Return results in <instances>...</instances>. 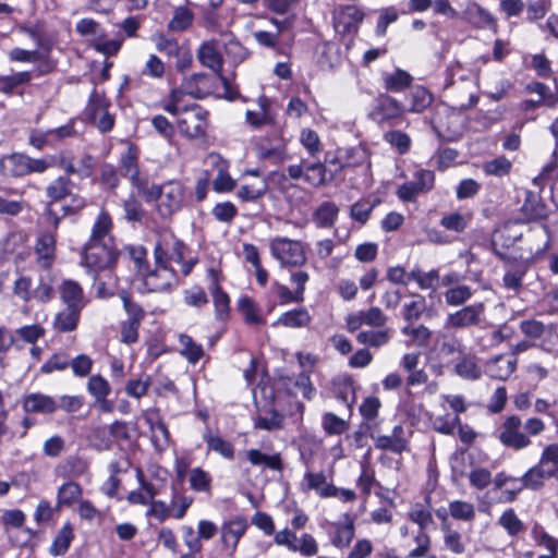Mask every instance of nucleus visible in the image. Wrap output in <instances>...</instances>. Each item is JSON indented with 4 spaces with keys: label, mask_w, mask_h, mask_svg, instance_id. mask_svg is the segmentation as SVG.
Returning <instances> with one entry per match:
<instances>
[{
    "label": "nucleus",
    "mask_w": 558,
    "mask_h": 558,
    "mask_svg": "<svg viewBox=\"0 0 558 558\" xmlns=\"http://www.w3.org/2000/svg\"><path fill=\"white\" fill-rule=\"evenodd\" d=\"M0 170L4 175L23 177L28 174V156L12 154L0 160Z\"/></svg>",
    "instance_id": "393cba45"
},
{
    "label": "nucleus",
    "mask_w": 558,
    "mask_h": 558,
    "mask_svg": "<svg viewBox=\"0 0 558 558\" xmlns=\"http://www.w3.org/2000/svg\"><path fill=\"white\" fill-rule=\"evenodd\" d=\"M143 277L145 291L147 292H162L171 288L175 281V274L167 266L157 267L154 270H147Z\"/></svg>",
    "instance_id": "f8f14e48"
},
{
    "label": "nucleus",
    "mask_w": 558,
    "mask_h": 558,
    "mask_svg": "<svg viewBox=\"0 0 558 558\" xmlns=\"http://www.w3.org/2000/svg\"><path fill=\"white\" fill-rule=\"evenodd\" d=\"M384 138L391 146L396 147L400 154H405L410 149L411 138L404 132L399 130L389 131L385 133Z\"/></svg>",
    "instance_id": "680f3d73"
},
{
    "label": "nucleus",
    "mask_w": 558,
    "mask_h": 558,
    "mask_svg": "<svg viewBox=\"0 0 558 558\" xmlns=\"http://www.w3.org/2000/svg\"><path fill=\"white\" fill-rule=\"evenodd\" d=\"M37 264L45 269H49L56 259V236L50 232L41 233L35 245Z\"/></svg>",
    "instance_id": "dca6fc26"
},
{
    "label": "nucleus",
    "mask_w": 558,
    "mask_h": 558,
    "mask_svg": "<svg viewBox=\"0 0 558 558\" xmlns=\"http://www.w3.org/2000/svg\"><path fill=\"white\" fill-rule=\"evenodd\" d=\"M522 422L517 415L508 416L501 425L499 433L500 442L508 448L521 450L531 445L530 437L521 432Z\"/></svg>",
    "instance_id": "39448f33"
},
{
    "label": "nucleus",
    "mask_w": 558,
    "mask_h": 558,
    "mask_svg": "<svg viewBox=\"0 0 558 558\" xmlns=\"http://www.w3.org/2000/svg\"><path fill=\"white\" fill-rule=\"evenodd\" d=\"M300 142L310 156L315 157L323 150V144L318 134L311 129H303L300 135Z\"/></svg>",
    "instance_id": "864d4df0"
},
{
    "label": "nucleus",
    "mask_w": 558,
    "mask_h": 558,
    "mask_svg": "<svg viewBox=\"0 0 558 558\" xmlns=\"http://www.w3.org/2000/svg\"><path fill=\"white\" fill-rule=\"evenodd\" d=\"M194 15L186 7H179L174 10L172 19L168 23V28L172 32H183L192 25Z\"/></svg>",
    "instance_id": "37998d69"
},
{
    "label": "nucleus",
    "mask_w": 558,
    "mask_h": 558,
    "mask_svg": "<svg viewBox=\"0 0 558 558\" xmlns=\"http://www.w3.org/2000/svg\"><path fill=\"white\" fill-rule=\"evenodd\" d=\"M344 521L333 524V534L330 538L331 544L340 549L347 548L355 535L354 519L350 514L343 515Z\"/></svg>",
    "instance_id": "412c9836"
},
{
    "label": "nucleus",
    "mask_w": 558,
    "mask_h": 558,
    "mask_svg": "<svg viewBox=\"0 0 558 558\" xmlns=\"http://www.w3.org/2000/svg\"><path fill=\"white\" fill-rule=\"evenodd\" d=\"M58 290L61 300L66 304V306L75 305L80 310L84 307L83 290L76 281L63 280Z\"/></svg>",
    "instance_id": "cd10ccee"
},
{
    "label": "nucleus",
    "mask_w": 558,
    "mask_h": 558,
    "mask_svg": "<svg viewBox=\"0 0 558 558\" xmlns=\"http://www.w3.org/2000/svg\"><path fill=\"white\" fill-rule=\"evenodd\" d=\"M456 373L468 380H476L481 377L482 371L472 355H465L456 364Z\"/></svg>",
    "instance_id": "a19ab883"
},
{
    "label": "nucleus",
    "mask_w": 558,
    "mask_h": 558,
    "mask_svg": "<svg viewBox=\"0 0 558 558\" xmlns=\"http://www.w3.org/2000/svg\"><path fill=\"white\" fill-rule=\"evenodd\" d=\"M339 213L338 206L329 201L323 202L313 214V221L319 228L333 226Z\"/></svg>",
    "instance_id": "473e14b6"
},
{
    "label": "nucleus",
    "mask_w": 558,
    "mask_h": 558,
    "mask_svg": "<svg viewBox=\"0 0 558 558\" xmlns=\"http://www.w3.org/2000/svg\"><path fill=\"white\" fill-rule=\"evenodd\" d=\"M121 169L125 178L130 179L132 184L137 183L141 179L138 173L137 160L134 151L129 148L121 158Z\"/></svg>",
    "instance_id": "6e6d98bb"
},
{
    "label": "nucleus",
    "mask_w": 558,
    "mask_h": 558,
    "mask_svg": "<svg viewBox=\"0 0 558 558\" xmlns=\"http://www.w3.org/2000/svg\"><path fill=\"white\" fill-rule=\"evenodd\" d=\"M403 108L397 99L388 95H381L378 98L374 114L379 117V122H384L401 116Z\"/></svg>",
    "instance_id": "c85d7f7f"
},
{
    "label": "nucleus",
    "mask_w": 558,
    "mask_h": 558,
    "mask_svg": "<svg viewBox=\"0 0 558 558\" xmlns=\"http://www.w3.org/2000/svg\"><path fill=\"white\" fill-rule=\"evenodd\" d=\"M247 460L253 465L264 464L270 470L281 472L283 469L282 460L280 453H275L272 456L265 454L257 449H251L246 453Z\"/></svg>",
    "instance_id": "c9c22d12"
},
{
    "label": "nucleus",
    "mask_w": 558,
    "mask_h": 558,
    "mask_svg": "<svg viewBox=\"0 0 558 558\" xmlns=\"http://www.w3.org/2000/svg\"><path fill=\"white\" fill-rule=\"evenodd\" d=\"M558 180V166L556 160H550L546 163L541 173L533 179V184L538 187H544L546 184L554 183Z\"/></svg>",
    "instance_id": "e2e57ef3"
},
{
    "label": "nucleus",
    "mask_w": 558,
    "mask_h": 558,
    "mask_svg": "<svg viewBox=\"0 0 558 558\" xmlns=\"http://www.w3.org/2000/svg\"><path fill=\"white\" fill-rule=\"evenodd\" d=\"M23 409L29 413L52 414L57 411L56 399L43 393H29L23 400Z\"/></svg>",
    "instance_id": "4be33fe9"
},
{
    "label": "nucleus",
    "mask_w": 558,
    "mask_h": 558,
    "mask_svg": "<svg viewBox=\"0 0 558 558\" xmlns=\"http://www.w3.org/2000/svg\"><path fill=\"white\" fill-rule=\"evenodd\" d=\"M118 256L119 253L111 243H85L82 265L97 280L100 271L109 270L116 265Z\"/></svg>",
    "instance_id": "f03ea898"
},
{
    "label": "nucleus",
    "mask_w": 558,
    "mask_h": 558,
    "mask_svg": "<svg viewBox=\"0 0 558 558\" xmlns=\"http://www.w3.org/2000/svg\"><path fill=\"white\" fill-rule=\"evenodd\" d=\"M267 191V184L264 181L257 184L242 185L238 191V196L243 202H253L262 197Z\"/></svg>",
    "instance_id": "0e129e2a"
},
{
    "label": "nucleus",
    "mask_w": 558,
    "mask_h": 558,
    "mask_svg": "<svg viewBox=\"0 0 558 558\" xmlns=\"http://www.w3.org/2000/svg\"><path fill=\"white\" fill-rule=\"evenodd\" d=\"M426 310L425 298L421 294H414L412 301L405 303L402 308L403 318L413 324L418 320Z\"/></svg>",
    "instance_id": "79ce46f5"
},
{
    "label": "nucleus",
    "mask_w": 558,
    "mask_h": 558,
    "mask_svg": "<svg viewBox=\"0 0 558 558\" xmlns=\"http://www.w3.org/2000/svg\"><path fill=\"white\" fill-rule=\"evenodd\" d=\"M208 277L211 279L209 290L213 294L216 315L219 319H225L229 312L230 299L219 286L218 272L214 268L208 269Z\"/></svg>",
    "instance_id": "5701e85b"
},
{
    "label": "nucleus",
    "mask_w": 558,
    "mask_h": 558,
    "mask_svg": "<svg viewBox=\"0 0 558 558\" xmlns=\"http://www.w3.org/2000/svg\"><path fill=\"white\" fill-rule=\"evenodd\" d=\"M323 426L326 433L329 435H340L344 433L349 427L344 420L340 418L333 413L324 414Z\"/></svg>",
    "instance_id": "338daca9"
},
{
    "label": "nucleus",
    "mask_w": 558,
    "mask_h": 558,
    "mask_svg": "<svg viewBox=\"0 0 558 558\" xmlns=\"http://www.w3.org/2000/svg\"><path fill=\"white\" fill-rule=\"evenodd\" d=\"M184 92L194 98H204L211 94L214 80L205 73H194L182 83Z\"/></svg>",
    "instance_id": "f3484780"
},
{
    "label": "nucleus",
    "mask_w": 558,
    "mask_h": 558,
    "mask_svg": "<svg viewBox=\"0 0 558 558\" xmlns=\"http://www.w3.org/2000/svg\"><path fill=\"white\" fill-rule=\"evenodd\" d=\"M198 62L211 70L228 90L229 81L222 75L223 58L217 49V40L210 39L201 44L196 53Z\"/></svg>",
    "instance_id": "1a4fd4ad"
},
{
    "label": "nucleus",
    "mask_w": 558,
    "mask_h": 558,
    "mask_svg": "<svg viewBox=\"0 0 558 558\" xmlns=\"http://www.w3.org/2000/svg\"><path fill=\"white\" fill-rule=\"evenodd\" d=\"M435 174L430 170H418L414 173V180L405 182L397 190V196L403 202H412L422 193H427L434 187Z\"/></svg>",
    "instance_id": "423d86ee"
},
{
    "label": "nucleus",
    "mask_w": 558,
    "mask_h": 558,
    "mask_svg": "<svg viewBox=\"0 0 558 558\" xmlns=\"http://www.w3.org/2000/svg\"><path fill=\"white\" fill-rule=\"evenodd\" d=\"M512 168V162L505 156H498L483 163V171L487 175L504 177L507 175Z\"/></svg>",
    "instance_id": "a18cd8bd"
},
{
    "label": "nucleus",
    "mask_w": 558,
    "mask_h": 558,
    "mask_svg": "<svg viewBox=\"0 0 558 558\" xmlns=\"http://www.w3.org/2000/svg\"><path fill=\"white\" fill-rule=\"evenodd\" d=\"M185 199L184 187L179 181H169L162 185V194L158 204L161 217H170L180 210Z\"/></svg>",
    "instance_id": "0eeeda50"
},
{
    "label": "nucleus",
    "mask_w": 558,
    "mask_h": 558,
    "mask_svg": "<svg viewBox=\"0 0 558 558\" xmlns=\"http://www.w3.org/2000/svg\"><path fill=\"white\" fill-rule=\"evenodd\" d=\"M392 337V329L391 328H385V329H369V330H362L356 335V340L359 343L363 345H368L371 348H380L385 344H387Z\"/></svg>",
    "instance_id": "c756f323"
},
{
    "label": "nucleus",
    "mask_w": 558,
    "mask_h": 558,
    "mask_svg": "<svg viewBox=\"0 0 558 558\" xmlns=\"http://www.w3.org/2000/svg\"><path fill=\"white\" fill-rule=\"evenodd\" d=\"M336 169H327V165L320 161L305 163L304 181L313 187L328 185L335 180Z\"/></svg>",
    "instance_id": "a211bd4d"
},
{
    "label": "nucleus",
    "mask_w": 558,
    "mask_h": 558,
    "mask_svg": "<svg viewBox=\"0 0 558 558\" xmlns=\"http://www.w3.org/2000/svg\"><path fill=\"white\" fill-rule=\"evenodd\" d=\"M484 312L485 306L483 303L464 306L446 317L445 327L447 329H463L477 326L483 320Z\"/></svg>",
    "instance_id": "6e6552de"
},
{
    "label": "nucleus",
    "mask_w": 558,
    "mask_h": 558,
    "mask_svg": "<svg viewBox=\"0 0 558 558\" xmlns=\"http://www.w3.org/2000/svg\"><path fill=\"white\" fill-rule=\"evenodd\" d=\"M203 438L209 450L219 453L226 459H233L234 448L231 442L225 440L219 435H213L209 429L205 432Z\"/></svg>",
    "instance_id": "e433bc0d"
},
{
    "label": "nucleus",
    "mask_w": 558,
    "mask_h": 558,
    "mask_svg": "<svg viewBox=\"0 0 558 558\" xmlns=\"http://www.w3.org/2000/svg\"><path fill=\"white\" fill-rule=\"evenodd\" d=\"M401 332L411 337L413 344L417 347H425L432 338V331L424 325L412 326L409 324L402 327Z\"/></svg>",
    "instance_id": "09e8293b"
},
{
    "label": "nucleus",
    "mask_w": 558,
    "mask_h": 558,
    "mask_svg": "<svg viewBox=\"0 0 558 558\" xmlns=\"http://www.w3.org/2000/svg\"><path fill=\"white\" fill-rule=\"evenodd\" d=\"M213 216L220 222L231 223L238 215V209L230 202L218 203L214 206Z\"/></svg>",
    "instance_id": "69168bd1"
},
{
    "label": "nucleus",
    "mask_w": 558,
    "mask_h": 558,
    "mask_svg": "<svg viewBox=\"0 0 558 558\" xmlns=\"http://www.w3.org/2000/svg\"><path fill=\"white\" fill-rule=\"evenodd\" d=\"M449 513L453 519L472 521L475 518V509L471 502L454 500L449 504Z\"/></svg>",
    "instance_id": "5fc2aeb1"
},
{
    "label": "nucleus",
    "mask_w": 558,
    "mask_h": 558,
    "mask_svg": "<svg viewBox=\"0 0 558 558\" xmlns=\"http://www.w3.org/2000/svg\"><path fill=\"white\" fill-rule=\"evenodd\" d=\"M553 476L548 474V470L537 463L518 478V482L521 483V485L518 486V490H522L523 488L538 490L544 486L545 480Z\"/></svg>",
    "instance_id": "b1692460"
},
{
    "label": "nucleus",
    "mask_w": 558,
    "mask_h": 558,
    "mask_svg": "<svg viewBox=\"0 0 558 558\" xmlns=\"http://www.w3.org/2000/svg\"><path fill=\"white\" fill-rule=\"evenodd\" d=\"M239 310L244 316V322L248 325H260L265 320L259 316L255 303L247 296H242L239 300Z\"/></svg>",
    "instance_id": "3c124183"
},
{
    "label": "nucleus",
    "mask_w": 558,
    "mask_h": 558,
    "mask_svg": "<svg viewBox=\"0 0 558 558\" xmlns=\"http://www.w3.org/2000/svg\"><path fill=\"white\" fill-rule=\"evenodd\" d=\"M113 222L111 216L105 209H101L97 215L95 222L92 227L89 240L86 243H111V231Z\"/></svg>",
    "instance_id": "6ab92c4d"
},
{
    "label": "nucleus",
    "mask_w": 558,
    "mask_h": 558,
    "mask_svg": "<svg viewBox=\"0 0 558 558\" xmlns=\"http://www.w3.org/2000/svg\"><path fill=\"white\" fill-rule=\"evenodd\" d=\"M498 523L510 536H515L525 530L524 523L518 518L513 509H507L498 519Z\"/></svg>",
    "instance_id": "de8ad7c7"
},
{
    "label": "nucleus",
    "mask_w": 558,
    "mask_h": 558,
    "mask_svg": "<svg viewBox=\"0 0 558 558\" xmlns=\"http://www.w3.org/2000/svg\"><path fill=\"white\" fill-rule=\"evenodd\" d=\"M15 340H23L26 343L34 344L38 339L45 336V328L38 324L26 325L15 330Z\"/></svg>",
    "instance_id": "bf43d9fd"
},
{
    "label": "nucleus",
    "mask_w": 558,
    "mask_h": 558,
    "mask_svg": "<svg viewBox=\"0 0 558 558\" xmlns=\"http://www.w3.org/2000/svg\"><path fill=\"white\" fill-rule=\"evenodd\" d=\"M525 241L527 244L529 256L525 258L534 260L542 256L549 246L550 234L546 225L536 223L529 228Z\"/></svg>",
    "instance_id": "9d476101"
},
{
    "label": "nucleus",
    "mask_w": 558,
    "mask_h": 558,
    "mask_svg": "<svg viewBox=\"0 0 558 558\" xmlns=\"http://www.w3.org/2000/svg\"><path fill=\"white\" fill-rule=\"evenodd\" d=\"M409 278H412V280H414L418 287L424 290H436L437 283L440 279L438 270L433 269L428 272H424L420 268L413 269L409 274Z\"/></svg>",
    "instance_id": "49530a36"
},
{
    "label": "nucleus",
    "mask_w": 558,
    "mask_h": 558,
    "mask_svg": "<svg viewBox=\"0 0 558 558\" xmlns=\"http://www.w3.org/2000/svg\"><path fill=\"white\" fill-rule=\"evenodd\" d=\"M73 538L74 533L72 525L70 523L64 524L53 538V542L49 548L50 555L54 557L64 555L68 551Z\"/></svg>",
    "instance_id": "72a5a7b5"
},
{
    "label": "nucleus",
    "mask_w": 558,
    "mask_h": 558,
    "mask_svg": "<svg viewBox=\"0 0 558 558\" xmlns=\"http://www.w3.org/2000/svg\"><path fill=\"white\" fill-rule=\"evenodd\" d=\"M384 83L388 92L399 93L411 85L412 76L408 72L398 69L393 73L385 74Z\"/></svg>",
    "instance_id": "58836bf2"
},
{
    "label": "nucleus",
    "mask_w": 558,
    "mask_h": 558,
    "mask_svg": "<svg viewBox=\"0 0 558 558\" xmlns=\"http://www.w3.org/2000/svg\"><path fill=\"white\" fill-rule=\"evenodd\" d=\"M277 113L272 110L271 100L265 96L258 98L257 110H246L245 121L254 128L260 129L265 125H274L276 123Z\"/></svg>",
    "instance_id": "2eb2a0df"
},
{
    "label": "nucleus",
    "mask_w": 558,
    "mask_h": 558,
    "mask_svg": "<svg viewBox=\"0 0 558 558\" xmlns=\"http://www.w3.org/2000/svg\"><path fill=\"white\" fill-rule=\"evenodd\" d=\"M247 520L242 515H238L232 520L223 522L220 527L221 542L223 546L232 553L235 551L241 537L247 530Z\"/></svg>",
    "instance_id": "4468645a"
},
{
    "label": "nucleus",
    "mask_w": 558,
    "mask_h": 558,
    "mask_svg": "<svg viewBox=\"0 0 558 558\" xmlns=\"http://www.w3.org/2000/svg\"><path fill=\"white\" fill-rule=\"evenodd\" d=\"M87 391L96 399L108 397L111 387L106 378L100 375H93L87 383Z\"/></svg>",
    "instance_id": "052dcab7"
},
{
    "label": "nucleus",
    "mask_w": 558,
    "mask_h": 558,
    "mask_svg": "<svg viewBox=\"0 0 558 558\" xmlns=\"http://www.w3.org/2000/svg\"><path fill=\"white\" fill-rule=\"evenodd\" d=\"M363 16L362 11L355 5L341 7L333 16L335 31L343 36L356 33Z\"/></svg>",
    "instance_id": "9b49d317"
},
{
    "label": "nucleus",
    "mask_w": 558,
    "mask_h": 558,
    "mask_svg": "<svg viewBox=\"0 0 558 558\" xmlns=\"http://www.w3.org/2000/svg\"><path fill=\"white\" fill-rule=\"evenodd\" d=\"M538 463L544 468L551 464V468L547 469L548 474L553 476V478L558 480V444H549L545 446Z\"/></svg>",
    "instance_id": "8fccbe9b"
},
{
    "label": "nucleus",
    "mask_w": 558,
    "mask_h": 558,
    "mask_svg": "<svg viewBox=\"0 0 558 558\" xmlns=\"http://www.w3.org/2000/svg\"><path fill=\"white\" fill-rule=\"evenodd\" d=\"M82 496V488L77 483L66 482L62 484L57 494L56 510L59 511L62 507H69L77 501Z\"/></svg>",
    "instance_id": "f704fd0d"
},
{
    "label": "nucleus",
    "mask_w": 558,
    "mask_h": 558,
    "mask_svg": "<svg viewBox=\"0 0 558 558\" xmlns=\"http://www.w3.org/2000/svg\"><path fill=\"white\" fill-rule=\"evenodd\" d=\"M304 482L306 483L307 489L315 490L322 498H329L331 496H336L338 493V487L327 483L326 475L323 472H306L304 475Z\"/></svg>",
    "instance_id": "a878e982"
},
{
    "label": "nucleus",
    "mask_w": 558,
    "mask_h": 558,
    "mask_svg": "<svg viewBox=\"0 0 558 558\" xmlns=\"http://www.w3.org/2000/svg\"><path fill=\"white\" fill-rule=\"evenodd\" d=\"M441 530L444 531V543L446 548L456 555L464 553L465 546L462 543L461 534L451 530L448 524H442Z\"/></svg>",
    "instance_id": "4d7b16f0"
},
{
    "label": "nucleus",
    "mask_w": 558,
    "mask_h": 558,
    "mask_svg": "<svg viewBox=\"0 0 558 558\" xmlns=\"http://www.w3.org/2000/svg\"><path fill=\"white\" fill-rule=\"evenodd\" d=\"M517 359L506 355H497L486 364V374L495 379L506 380L514 372Z\"/></svg>",
    "instance_id": "aec40b11"
},
{
    "label": "nucleus",
    "mask_w": 558,
    "mask_h": 558,
    "mask_svg": "<svg viewBox=\"0 0 558 558\" xmlns=\"http://www.w3.org/2000/svg\"><path fill=\"white\" fill-rule=\"evenodd\" d=\"M124 250L128 253L130 259L133 260L136 271L140 275H145L149 267L146 260V248L142 245H128Z\"/></svg>",
    "instance_id": "603ef678"
},
{
    "label": "nucleus",
    "mask_w": 558,
    "mask_h": 558,
    "mask_svg": "<svg viewBox=\"0 0 558 558\" xmlns=\"http://www.w3.org/2000/svg\"><path fill=\"white\" fill-rule=\"evenodd\" d=\"M269 250L282 267H301L307 260L302 242L286 236L272 238Z\"/></svg>",
    "instance_id": "7ed1b4c3"
},
{
    "label": "nucleus",
    "mask_w": 558,
    "mask_h": 558,
    "mask_svg": "<svg viewBox=\"0 0 558 558\" xmlns=\"http://www.w3.org/2000/svg\"><path fill=\"white\" fill-rule=\"evenodd\" d=\"M74 183L68 175H61L50 182L46 187V195L51 202H59L66 196H72L73 207L82 208L85 206V201L77 195L72 194Z\"/></svg>",
    "instance_id": "ddd939ff"
},
{
    "label": "nucleus",
    "mask_w": 558,
    "mask_h": 558,
    "mask_svg": "<svg viewBox=\"0 0 558 558\" xmlns=\"http://www.w3.org/2000/svg\"><path fill=\"white\" fill-rule=\"evenodd\" d=\"M312 317L305 307L294 308L283 313L274 324L289 328H302L310 325Z\"/></svg>",
    "instance_id": "2f4dec72"
},
{
    "label": "nucleus",
    "mask_w": 558,
    "mask_h": 558,
    "mask_svg": "<svg viewBox=\"0 0 558 558\" xmlns=\"http://www.w3.org/2000/svg\"><path fill=\"white\" fill-rule=\"evenodd\" d=\"M31 78L29 72H17L12 75L0 76V92L11 94L15 87L28 83Z\"/></svg>",
    "instance_id": "13d9d810"
},
{
    "label": "nucleus",
    "mask_w": 558,
    "mask_h": 558,
    "mask_svg": "<svg viewBox=\"0 0 558 558\" xmlns=\"http://www.w3.org/2000/svg\"><path fill=\"white\" fill-rule=\"evenodd\" d=\"M179 353L186 359L190 364H196L204 355V349L201 343H197L191 336L181 333L179 335Z\"/></svg>",
    "instance_id": "7c9ffc66"
},
{
    "label": "nucleus",
    "mask_w": 558,
    "mask_h": 558,
    "mask_svg": "<svg viewBox=\"0 0 558 558\" xmlns=\"http://www.w3.org/2000/svg\"><path fill=\"white\" fill-rule=\"evenodd\" d=\"M108 106L106 97L95 89L85 108L86 118L102 133L109 132L114 124L113 117L108 112Z\"/></svg>",
    "instance_id": "20e7f679"
},
{
    "label": "nucleus",
    "mask_w": 558,
    "mask_h": 558,
    "mask_svg": "<svg viewBox=\"0 0 558 558\" xmlns=\"http://www.w3.org/2000/svg\"><path fill=\"white\" fill-rule=\"evenodd\" d=\"M211 477L206 471L195 468L190 472V484L194 490L208 492L210 489Z\"/></svg>",
    "instance_id": "774afa93"
},
{
    "label": "nucleus",
    "mask_w": 558,
    "mask_h": 558,
    "mask_svg": "<svg viewBox=\"0 0 558 558\" xmlns=\"http://www.w3.org/2000/svg\"><path fill=\"white\" fill-rule=\"evenodd\" d=\"M465 14L468 21L477 28H486L495 24L492 13L480 4L474 3L470 5Z\"/></svg>",
    "instance_id": "4c0bfd02"
},
{
    "label": "nucleus",
    "mask_w": 558,
    "mask_h": 558,
    "mask_svg": "<svg viewBox=\"0 0 558 558\" xmlns=\"http://www.w3.org/2000/svg\"><path fill=\"white\" fill-rule=\"evenodd\" d=\"M182 90L173 89L170 94V100L163 109L177 116V124L182 134L190 138L201 137L205 134L207 128L208 112L197 104L182 106Z\"/></svg>",
    "instance_id": "f257e3e1"
},
{
    "label": "nucleus",
    "mask_w": 558,
    "mask_h": 558,
    "mask_svg": "<svg viewBox=\"0 0 558 558\" xmlns=\"http://www.w3.org/2000/svg\"><path fill=\"white\" fill-rule=\"evenodd\" d=\"M81 311L75 305L66 306L56 315L53 320L54 329L60 332L75 330L80 322Z\"/></svg>",
    "instance_id": "bb28decb"
},
{
    "label": "nucleus",
    "mask_w": 558,
    "mask_h": 558,
    "mask_svg": "<svg viewBox=\"0 0 558 558\" xmlns=\"http://www.w3.org/2000/svg\"><path fill=\"white\" fill-rule=\"evenodd\" d=\"M472 289L465 284L451 287L444 293L445 301L450 306H461L466 303L472 298Z\"/></svg>",
    "instance_id": "ea45409f"
},
{
    "label": "nucleus",
    "mask_w": 558,
    "mask_h": 558,
    "mask_svg": "<svg viewBox=\"0 0 558 558\" xmlns=\"http://www.w3.org/2000/svg\"><path fill=\"white\" fill-rule=\"evenodd\" d=\"M410 112H422L424 111L433 101L432 94L422 86H416L412 89L410 95Z\"/></svg>",
    "instance_id": "c03bdc74"
}]
</instances>
